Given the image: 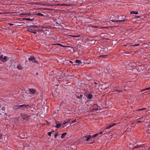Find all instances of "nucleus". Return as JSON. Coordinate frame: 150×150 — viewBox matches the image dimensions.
<instances>
[{"label": "nucleus", "instance_id": "obj_41", "mask_svg": "<svg viewBox=\"0 0 150 150\" xmlns=\"http://www.w3.org/2000/svg\"><path fill=\"white\" fill-rule=\"evenodd\" d=\"M38 73H36V75H38Z\"/></svg>", "mask_w": 150, "mask_h": 150}, {"label": "nucleus", "instance_id": "obj_44", "mask_svg": "<svg viewBox=\"0 0 150 150\" xmlns=\"http://www.w3.org/2000/svg\"><path fill=\"white\" fill-rule=\"evenodd\" d=\"M5 114L6 115H6V113H5Z\"/></svg>", "mask_w": 150, "mask_h": 150}, {"label": "nucleus", "instance_id": "obj_28", "mask_svg": "<svg viewBox=\"0 0 150 150\" xmlns=\"http://www.w3.org/2000/svg\"><path fill=\"white\" fill-rule=\"evenodd\" d=\"M146 109V108H142V109H139V111L142 110H145Z\"/></svg>", "mask_w": 150, "mask_h": 150}, {"label": "nucleus", "instance_id": "obj_40", "mask_svg": "<svg viewBox=\"0 0 150 150\" xmlns=\"http://www.w3.org/2000/svg\"><path fill=\"white\" fill-rule=\"evenodd\" d=\"M102 28H104V27H102Z\"/></svg>", "mask_w": 150, "mask_h": 150}, {"label": "nucleus", "instance_id": "obj_16", "mask_svg": "<svg viewBox=\"0 0 150 150\" xmlns=\"http://www.w3.org/2000/svg\"><path fill=\"white\" fill-rule=\"evenodd\" d=\"M37 15L38 16H42V17L44 16V14H41V13H37Z\"/></svg>", "mask_w": 150, "mask_h": 150}, {"label": "nucleus", "instance_id": "obj_35", "mask_svg": "<svg viewBox=\"0 0 150 150\" xmlns=\"http://www.w3.org/2000/svg\"><path fill=\"white\" fill-rule=\"evenodd\" d=\"M92 27L93 28H98V26H93Z\"/></svg>", "mask_w": 150, "mask_h": 150}, {"label": "nucleus", "instance_id": "obj_37", "mask_svg": "<svg viewBox=\"0 0 150 150\" xmlns=\"http://www.w3.org/2000/svg\"><path fill=\"white\" fill-rule=\"evenodd\" d=\"M94 142V141H93V142H91L90 144H93Z\"/></svg>", "mask_w": 150, "mask_h": 150}, {"label": "nucleus", "instance_id": "obj_11", "mask_svg": "<svg viewBox=\"0 0 150 150\" xmlns=\"http://www.w3.org/2000/svg\"><path fill=\"white\" fill-rule=\"evenodd\" d=\"M142 118H139L138 119V120H138L137 122L139 123L143 122L144 121L143 120H142Z\"/></svg>", "mask_w": 150, "mask_h": 150}, {"label": "nucleus", "instance_id": "obj_36", "mask_svg": "<svg viewBox=\"0 0 150 150\" xmlns=\"http://www.w3.org/2000/svg\"><path fill=\"white\" fill-rule=\"evenodd\" d=\"M94 83H95L96 84H100V83H97L96 82H94Z\"/></svg>", "mask_w": 150, "mask_h": 150}, {"label": "nucleus", "instance_id": "obj_24", "mask_svg": "<svg viewBox=\"0 0 150 150\" xmlns=\"http://www.w3.org/2000/svg\"><path fill=\"white\" fill-rule=\"evenodd\" d=\"M83 96V95L80 94L79 96H77V97L78 98H81Z\"/></svg>", "mask_w": 150, "mask_h": 150}, {"label": "nucleus", "instance_id": "obj_21", "mask_svg": "<svg viewBox=\"0 0 150 150\" xmlns=\"http://www.w3.org/2000/svg\"><path fill=\"white\" fill-rule=\"evenodd\" d=\"M142 146H143V145H137V146L136 147V148H140L141 147H142Z\"/></svg>", "mask_w": 150, "mask_h": 150}, {"label": "nucleus", "instance_id": "obj_9", "mask_svg": "<svg viewBox=\"0 0 150 150\" xmlns=\"http://www.w3.org/2000/svg\"><path fill=\"white\" fill-rule=\"evenodd\" d=\"M67 134V132H65L64 133H62V135L61 136V138L62 139H63L65 137V136Z\"/></svg>", "mask_w": 150, "mask_h": 150}, {"label": "nucleus", "instance_id": "obj_42", "mask_svg": "<svg viewBox=\"0 0 150 150\" xmlns=\"http://www.w3.org/2000/svg\"><path fill=\"white\" fill-rule=\"evenodd\" d=\"M52 133L53 132H54V131L53 130L52 131Z\"/></svg>", "mask_w": 150, "mask_h": 150}, {"label": "nucleus", "instance_id": "obj_5", "mask_svg": "<svg viewBox=\"0 0 150 150\" xmlns=\"http://www.w3.org/2000/svg\"><path fill=\"white\" fill-rule=\"evenodd\" d=\"M29 92L31 94H33L36 92V90L35 89L33 88H29Z\"/></svg>", "mask_w": 150, "mask_h": 150}, {"label": "nucleus", "instance_id": "obj_6", "mask_svg": "<svg viewBox=\"0 0 150 150\" xmlns=\"http://www.w3.org/2000/svg\"><path fill=\"white\" fill-rule=\"evenodd\" d=\"M83 138H86V141H88L92 137V135H87L83 137Z\"/></svg>", "mask_w": 150, "mask_h": 150}, {"label": "nucleus", "instance_id": "obj_20", "mask_svg": "<svg viewBox=\"0 0 150 150\" xmlns=\"http://www.w3.org/2000/svg\"><path fill=\"white\" fill-rule=\"evenodd\" d=\"M23 15H27L28 16H31L32 15L30 13H23Z\"/></svg>", "mask_w": 150, "mask_h": 150}, {"label": "nucleus", "instance_id": "obj_15", "mask_svg": "<svg viewBox=\"0 0 150 150\" xmlns=\"http://www.w3.org/2000/svg\"><path fill=\"white\" fill-rule=\"evenodd\" d=\"M150 90V87L149 88H145L144 89H143L142 91V92H143L144 91H145L146 90Z\"/></svg>", "mask_w": 150, "mask_h": 150}, {"label": "nucleus", "instance_id": "obj_26", "mask_svg": "<svg viewBox=\"0 0 150 150\" xmlns=\"http://www.w3.org/2000/svg\"><path fill=\"white\" fill-rule=\"evenodd\" d=\"M52 131H51L50 132H48L47 133V134L48 135V136H51V134H52Z\"/></svg>", "mask_w": 150, "mask_h": 150}, {"label": "nucleus", "instance_id": "obj_32", "mask_svg": "<svg viewBox=\"0 0 150 150\" xmlns=\"http://www.w3.org/2000/svg\"><path fill=\"white\" fill-rule=\"evenodd\" d=\"M8 24L10 25L11 26V25H13V24H12V23H8Z\"/></svg>", "mask_w": 150, "mask_h": 150}, {"label": "nucleus", "instance_id": "obj_17", "mask_svg": "<svg viewBox=\"0 0 150 150\" xmlns=\"http://www.w3.org/2000/svg\"><path fill=\"white\" fill-rule=\"evenodd\" d=\"M61 125L60 124H57L55 127L57 128H59L61 127Z\"/></svg>", "mask_w": 150, "mask_h": 150}, {"label": "nucleus", "instance_id": "obj_34", "mask_svg": "<svg viewBox=\"0 0 150 150\" xmlns=\"http://www.w3.org/2000/svg\"><path fill=\"white\" fill-rule=\"evenodd\" d=\"M116 125V123H114L112 125H111L112 126V127H113V126L115 125Z\"/></svg>", "mask_w": 150, "mask_h": 150}, {"label": "nucleus", "instance_id": "obj_39", "mask_svg": "<svg viewBox=\"0 0 150 150\" xmlns=\"http://www.w3.org/2000/svg\"><path fill=\"white\" fill-rule=\"evenodd\" d=\"M137 18H140V16H137Z\"/></svg>", "mask_w": 150, "mask_h": 150}, {"label": "nucleus", "instance_id": "obj_10", "mask_svg": "<svg viewBox=\"0 0 150 150\" xmlns=\"http://www.w3.org/2000/svg\"><path fill=\"white\" fill-rule=\"evenodd\" d=\"M93 95L91 94H88L87 96V98L89 99H91L92 98Z\"/></svg>", "mask_w": 150, "mask_h": 150}, {"label": "nucleus", "instance_id": "obj_19", "mask_svg": "<svg viewBox=\"0 0 150 150\" xmlns=\"http://www.w3.org/2000/svg\"><path fill=\"white\" fill-rule=\"evenodd\" d=\"M25 19L28 20V21H32L34 19V18L31 19L30 18H25Z\"/></svg>", "mask_w": 150, "mask_h": 150}, {"label": "nucleus", "instance_id": "obj_30", "mask_svg": "<svg viewBox=\"0 0 150 150\" xmlns=\"http://www.w3.org/2000/svg\"><path fill=\"white\" fill-rule=\"evenodd\" d=\"M104 132V131H102L100 132L99 134H102L103 133V132Z\"/></svg>", "mask_w": 150, "mask_h": 150}, {"label": "nucleus", "instance_id": "obj_13", "mask_svg": "<svg viewBox=\"0 0 150 150\" xmlns=\"http://www.w3.org/2000/svg\"><path fill=\"white\" fill-rule=\"evenodd\" d=\"M19 70H21L23 69V67L20 65H18L17 66Z\"/></svg>", "mask_w": 150, "mask_h": 150}, {"label": "nucleus", "instance_id": "obj_27", "mask_svg": "<svg viewBox=\"0 0 150 150\" xmlns=\"http://www.w3.org/2000/svg\"><path fill=\"white\" fill-rule=\"evenodd\" d=\"M54 45H60V46H61L62 47H65V46H63V45H61V44H59V43H58V44H54Z\"/></svg>", "mask_w": 150, "mask_h": 150}, {"label": "nucleus", "instance_id": "obj_23", "mask_svg": "<svg viewBox=\"0 0 150 150\" xmlns=\"http://www.w3.org/2000/svg\"><path fill=\"white\" fill-rule=\"evenodd\" d=\"M59 135V134L58 132H57L54 136L55 139L57 138V137Z\"/></svg>", "mask_w": 150, "mask_h": 150}, {"label": "nucleus", "instance_id": "obj_43", "mask_svg": "<svg viewBox=\"0 0 150 150\" xmlns=\"http://www.w3.org/2000/svg\"><path fill=\"white\" fill-rule=\"evenodd\" d=\"M122 18H124V16H122Z\"/></svg>", "mask_w": 150, "mask_h": 150}, {"label": "nucleus", "instance_id": "obj_4", "mask_svg": "<svg viewBox=\"0 0 150 150\" xmlns=\"http://www.w3.org/2000/svg\"><path fill=\"white\" fill-rule=\"evenodd\" d=\"M28 60L29 61H32L33 62L36 63H38L37 61L35 60V58L34 57L30 56V57L28 58Z\"/></svg>", "mask_w": 150, "mask_h": 150}, {"label": "nucleus", "instance_id": "obj_31", "mask_svg": "<svg viewBox=\"0 0 150 150\" xmlns=\"http://www.w3.org/2000/svg\"><path fill=\"white\" fill-rule=\"evenodd\" d=\"M76 122V120H74L73 122H72V124L73 123H74V122Z\"/></svg>", "mask_w": 150, "mask_h": 150}, {"label": "nucleus", "instance_id": "obj_18", "mask_svg": "<svg viewBox=\"0 0 150 150\" xmlns=\"http://www.w3.org/2000/svg\"><path fill=\"white\" fill-rule=\"evenodd\" d=\"M99 135V134L98 133H97L96 134H94L92 136V138H94L96 137Z\"/></svg>", "mask_w": 150, "mask_h": 150}, {"label": "nucleus", "instance_id": "obj_29", "mask_svg": "<svg viewBox=\"0 0 150 150\" xmlns=\"http://www.w3.org/2000/svg\"><path fill=\"white\" fill-rule=\"evenodd\" d=\"M68 122H64L63 123V125L66 126L67 125L66 124Z\"/></svg>", "mask_w": 150, "mask_h": 150}, {"label": "nucleus", "instance_id": "obj_12", "mask_svg": "<svg viewBox=\"0 0 150 150\" xmlns=\"http://www.w3.org/2000/svg\"><path fill=\"white\" fill-rule=\"evenodd\" d=\"M130 14H138V12L137 11V12H135V11H132L131 12H130Z\"/></svg>", "mask_w": 150, "mask_h": 150}, {"label": "nucleus", "instance_id": "obj_3", "mask_svg": "<svg viewBox=\"0 0 150 150\" xmlns=\"http://www.w3.org/2000/svg\"><path fill=\"white\" fill-rule=\"evenodd\" d=\"M21 115L24 120H27L28 119V116L25 114L22 113L21 114Z\"/></svg>", "mask_w": 150, "mask_h": 150}, {"label": "nucleus", "instance_id": "obj_2", "mask_svg": "<svg viewBox=\"0 0 150 150\" xmlns=\"http://www.w3.org/2000/svg\"><path fill=\"white\" fill-rule=\"evenodd\" d=\"M7 58L6 56L1 55L0 56V59L3 62H6L7 61Z\"/></svg>", "mask_w": 150, "mask_h": 150}, {"label": "nucleus", "instance_id": "obj_8", "mask_svg": "<svg viewBox=\"0 0 150 150\" xmlns=\"http://www.w3.org/2000/svg\"><path fill=\"white\" fill-rule=\"evenodd\" d=\"M20 105H15L13 106L14 109L16 110L20 109Z\"/></svg>", "mask_w": 150, "mask_h": 150}, {"label": "nucleus", "instance_id": "obj_33", "mask_svg": "<svg viewBox=\"0 0 150 150\" xmlns=\"http://www.w3.org/2000/svg\"><path fill=\"white\" fill-rule=\"evenodd\" d=\"M61 5V6H66L67 5L65 4H60L59 5Z\"/></svg>", "mask_w": 150, "mask_h": 150}, {"label": "nucleus", "instance_id": "obj_25", "mask_svg": "<svg viewBox=\"0 0 150 150\" xmlns=\"http://www.w3.org/2000/svg\"><path fill=\"white\" fill-rule=\"evenodd\" d=\"M76 62L77 63L80 64V63L81 62V61L79 60H76Z\"/></svg>", "mask_w": 150, "mask_h": 150}, {"label": "nucleus", "instance_id": "obj_7", "mask_svg": "<svg viewBox=\"0 0 150 150\" xmlns=\"http://www.w3.org/2000/svg\"><path fill=\"white\" fill-rule=\"evenodd\" d=\"M127 19H125V20H111V21L112 22H123V21H127Z\"/></svg>", "mask_w": 150, "mask_h": 150}, {"label": "nucleus", "instance_id": "obj_14", "mask_svg": "<svg viewBox=\"0 0 150 150\" xmlns=\"http://www.w3.org/2000/svg\"><path fill=\"white\" fill-rule=\"evenodd\" d=\"M32 29H30V30H27V31L30 32H32V33H33L34 34H36V32L35 31H32Z\"/></svg>", "mask_w": 150, "mask_h": 150}, {"label": "nucleus", "instance_id": "obj_38", "mask_svg": "<svg viewBox=\"0 0 150 150\" xmlns=\"http://www.w3.org/2000/svg\"><path fill=\"white\" fill-rule=\"evenodd\" d=\"M107 88H108V87H105V90H106Z\"/></svg>", "mask_w": 150, "mask_h": 150}, {"label": "nucleus", "instance_id": "obj_22", "mask_svg": "<svg viewBox=\"0 0 150 150\" xmlns=\"http://www.w3.org/2000/svg\"><path fill=\"white\" fill-rule=\"evenodd\" d=\"M112 127V126L111 125H109L108 126V127H107L106 128V129H108L111 128Z\"/></svg>", "mask_w": 150, "mask_h": 150}, {"label": "nucleus", "instance_id": "obj_45", "mask_svg": "<svg viewBox=\"0 0 150 150\" xmlns=\"http://www.w3.org/2000/svg\"><path fill=\"white\" fill-rule=\"evenodd\" d=\"M71 62H71V61H70V62H71Z\"/></svg>", "mask_w": 150, "mask_h": 150}, {"label": "nucleus", "instance_id": "obj_46", "mask_svg": "<svg viewBox=\"0 0 150 150\" xmlns=\"http://www.w3.org/2000/svg\"><path fill=\"white\" fill-rule=\"evenodd\" d=\"M138 45L137 44V45H136L137 46V45Z\"/></svg>", "mask_w": 150, "mask_h": 150}, {"label": "nucleus", "instance_id": "obj_1", "mask_svg": "<svg viewBox=\"0 0 150 150\" xmlns=\"http://www.w3.org/2000/svg\"><path fill=\"white\" fill-rule=\"evenodd\" d=\"M20 107V110H25L31 108V106L30 105H26L25 104L21 105Z\"/></svg>", "mask_w": 150, "mask_h": 150}]
</instances>
